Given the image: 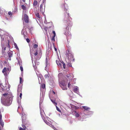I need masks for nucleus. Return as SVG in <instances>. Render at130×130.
<instances>
[{
    "instance_id": "4c0bfd02",
    "label": "nucleus",
    "mask_w": 130,
    "mask_h": 130,
    "mask_svg": "<svg viewBox=\"0 0 130 130\" xmlns=\"http://www.w3.org/2000/svg\"><path fill=\"white\" fill-rule=\"evenodd\" d=\"M26 41L28 43H29L30 42V40L28 38H27L26 39Z\"/></svg>"
},
{
    "instance_id": "c9c22d12",
    "label": "nucleus",
    "mask_w": 130,
    "mask_h": 130,
    "mask_svg": "<svg viewBox=\"0 0 130 130\" xmlns=\"http://www.w3.org/2000/svg\"><path fill=\"white\" fill-rule=\"evenodd\" d=\"M19 130H26V129L24 128H22L21 127H20L19 128Z\"/></svg>"
},
{
    "instance_id": "ea45409f",
    "label": "nucleus",
    "mask_w": 130,
    "mask_h": 130,
    "mask_svg": "<svg viewBox=\"0 0 130 130\" xmlns=\"http://www.w3.org/2000/svg\"><path fill=\"white\" fill-rule=\"evenodd\" d=\"M2 87L3 88H4L5 89H6H6L7 88H6V87L5 86V87H4L3 85V84H2Z\"/></svg>"
},
{
    "instance_id": "2eb2a0df",
    "label": "nucleus",
    "mask_w": 130,
    "mask_h": 130,
    "mask_svg": "<svg viewBox=\"0 0 130 130\" xmlns=\"http://www.w3.org/2000/svg\"><path fill=\"white\" fill-rule=\"evenodd\" d=\"M61 61L56 60V63L57 65L60 67L61 66Z\"/></svg>"
},
{
    "instance_id": "5701e85b",
    "label": "nucleus",
    "mask_w": 130,
    "mask_h": 130,
    "mask_svg": "<svg viewBox=\"0 0 130 130\" xmlns=\"http://www.w3.org/2000/svg\"><path fill=\"white\" fill-rule=\"evenodd\" d=\"M2 83H1V81L0 80V87L2 88V91H6V89L4 88H3L2 86Z\"/></svg>"
},
{
    "instance_id": "49530a36",
    "label": "nucleus",
    "mask_w": 130,
    "mask_h": 130,
    "mask_svg": "<svg viewBox=\"0 0 130 130\" xmlns=\"http://www.w3.org/2000/svg\"><path fill=\"white\" fill-rule=\"evenodd\" d=\"M44 23H45L46 24L47 23V21L46 20H45L44 21Z\"/></svg>"
},
{
    "instance_id": "f3484780",
    "label": "nucleus",
    "mask_w": 130,
    "mask_h": 130,
    "mask_svg": "<svg viewBox=\"0 0 130 130\" xmlns=\"http://www.w3.org/2000/svg\"><path fill=\"white\" fill-rule=\"evenodd\" d=\"M78 87H74L73 89V91L74 92H76L78 91Z\"/></svg>"
},
{
    "instance_id": "393cba45",
    "label": "nucleus",
    "mask_w": 130,
    "mask_h": 130,
    "mask_svg": "<svg viewBox=\"0 0 130 130\" xmlns=\"http://www.w3.org/2000/svg\"><path fill=\"white\" fill-rule=\"evenodd\" d=\"M21 7L22 9L24 10H25L26 9V7L24 5H22L21 6Z\"/></svg>"
},
{
    "instance_id": "9d476101",
    "label": "nucleus",
    "mask_w": 130,
    "mask_h": 130,
    "mask_svg": "<svg viewBox=\"0 0 130 130\" xmlns=\"http://www.w3.org/2000/svg\"><path fill=\"white\" fill-rule=\"evenodd\" d=\"M53 27H46L44 28V29L45 30V32H47V29L48 30V32H51V30H50V29H52Z\"/></svg>"
},
{
    "instance_id": "1a4fd4ad",
    "label": "nucleus",
    "mask_w": 130,
    "mask_h": 130,
    "mask_svg": "<svg viewBox=\"0 0 130 130\" xmlns=\"http://www.w3.org/2000/svg\"><path fill=\"white\" fill-rule=\"evenodd\" d=\"M67 85V82H65L64 80L61 81L60 82L59 85L60 86H64Z\"/></svg>"
},
{
    "instance_id": "603ef678",
    "label": "nucleus",
    "mask_w": 130,
    "mask_h": 130,
    "mask_svg": "<svg viewBox=\"0 0 130 130\" xmlns=\"http://www.w3.org/2000/svg\"><path fill=\"white\" fill-rule=\"evenodd\" d=\"M24 36L25 38V37H26V36H25V35H24Z\"/></svg>"
},
{
    "instance_id": "c756f323",
    "label": "nucleus",
    "mask_w": 130,
    "mask_h": 130,
    "mask_svg": "<svg viewBox=\"0 0 130 130\" xmlns=\"http://www.w3.org/2000/svg\"><path fill=\"white\" fill-rule=\"evenodd\" d=\"M44 77L45 78H49V76L48 75V74H46L44 75Z\"/></svg>"
},
{
    "instance_id": "a19ab883",
    "label": "nucleus",
    "mask_w": 130,
    "mask_h": 130,
    "mask_svg": "<svg viewBox=\"0 0 130 130\" xmlns=\"http://www.w3.org/2000/svg\"><path fill=\"white\" fill-rule=\"evenodd\" d=\"M8 14L10 15H12V13L11 12H9L8 13Z\"/></svg>"
},
{
    "instance_id": "58836bf2",
    "label": "nucleus",
    "mask_w": 130,
    "mask_h": 130,
    "mask_svg": "<svg viewBox=\"0 0 130 130\" xmlns=\"http://www.w3.org/2000/svg\"><path fill=\"white\" fill-rule=\"evenodd\" d=\"M20 69L21 70V71H23V68L22 66H20Z\"/></svg>"
},
{
    "instance_id": "f257e3e1",
    "label": "nucleus",
    "mask_w": 130,
    "mask_h": 130,
    "mask_svg": "<svg viewBox=\"0 0 130 130\" xmlns=\"http://www.w3.org/2000/svg\"><path fill=\"white\" fill-rule=\"evenodd\" d=\"M64 20L67 22V27L66 28L65 31L66 32H68L70 31V27L72 26L73 23L71 21V18L69 16V13H67L65 14V17L64 19Z\"/></svg>"
},
{
    "instance_id": "412c9836",
    "label": "nucleus",
    "mask_w": 130,
    "mask_h": 130,
    "mask_svg": "<svg viewBox=\"0 0 130 130\" xmlns=\"http://www.w3.org/2000/svg\"><path fill=\"white\" fill-rule=\"evenodd\" d=\"M8 56L9 57L12 56V52H9L8 53Z\"/></svg>"
},
{
    "instance_id": "7ed1b4c3",
    "label": "nucleus",
    "mask_w": 130,
    "mask_h": 130,
    "mask_svg": "<svg viewBox=\"0 0 130 130\" xmlns=\"http://www.w3.org/2000/svg\"><path fill=\"white\" fill-rule=\"evenodd\" d=\"M12 98L11 96H8L5 100L2 102V104L5 106H9L12 102Z\"/></svg>"
},
{
    "instance_id": "cd10ccee",
    "label": "nucleus",
    "mask_w": 130,
    "mask_h": 130,
    "mask_svg": "<svg viewBox=\"0 0 130 130\" xmlns=\"http://www.w3.org/2000/svg\"><path fill=\"white\" fill-rule=\"evenodd\" d=\"M38 46V44H35L34 45L33 47L34 48H37Z\"/></svg>"
},
{
    "instance_id": "473e14b6",
    "label": "nucleus",
    "mask_w": 130,
    "mask_h": 130,
    "mask_svg": "<svg viewBox=\"0 0 130 130\" xmlns=\"http://www.w3.org/2000/svg\"><path fill=\"white\" fill-rule=\"evenodd\" d=\"M20 83L21 84H22L23 83V80L22 78L21 77L20 78Z\"/></svg>"
},
{
    "instance_id": "bb28decb",
    "label": "nucleus",
    "mask_w": 130,
    "mask_h": 130,
    "mask_svg": "<svg viewBox=\"0 0 130 130\" xmlns=\"http://www.w3.org/2000/svg\"><path fill=\"white\" fill-rule=\"evenodd\" d=\"M61 65H62V64L63 68L64 69H66V66L65 65L64 63L63 62H61Z\"/></svg>"
},
{
    "instance_id": "79ce46f5",
    "label": "nucleus",
    "mask_w": 130,
    "mask_h": 130,
    "mask_svg": "<svg viewBox=\"0 0 130 130\" xmlns=\"http://www.w3.org/2000/svg\"><path fill=\"white\" fill-rule=\"evenodd\" d=\"M2 120V115L0 114V121Z\"/></svg>"
},
{
    "instance_id": "423d86ee",
    "label": "nucleus",
    "mask_w": 130,
    "mask_h": 130,
    "mask_svg": "<svg viewBox=\"0 0 130 130\" xmlns=\"http://www.w3.org/2000/svg\"><path fill=\"white\" fill-rule=\"evenodd\" d=\"M22 124L26 125L28 123V121L26 120V117L25 116L22 117Z\"/></svg>"
},
{
    "instance_id": "5fc2aeb1",
    "label": "nucleus",
    "mask_w": 130,
    "mask_h": 130,
    "mask_svg": "<svg viewBox=\"0 0 130 130\" xmlns=\"http://www.w3.org/2000/svg\"><path fill=\"white\" fill-rule=\"evenodd\" d=\"M0 130H1V127H0Z\"/></svg>"
},
{
    "instance_id": "bf43d9fd",
    "label": "nucleus",
    "mask_w": 130,
    "mask_h": 130,
    "mask_svg": "<svg viewBox=\"0 0 130 130\" xmlns=\"http://www.w3.org/2000/svg\"><path fill=\"white\" fill-rule=\"evenodd\" d=\"M35 64H36V62L35 63Z\"/></svg>"
},
{
    "instance_id": "4d7b16f0",
    "label": "nucleus",
    "mask_w": 130,
    "mask_h": 130,
    "mask_svg": "<svg viewBox=\"0 0 130 130\" xmlns=\"http://www.w3.org/2000/svg\"><path fill=\"white\" fill-rule=\"evenodd\" d=\"M51 24L52 25V23H51Z\"/></svg>"
},
{
    "instance_id": "a878e982",
    "label": "nucleus",
    "mask_w": 130,
    "mask_h": 130,
    "mask_svg": "<svg viewBox=\"0 0 130 130\" xmlns=\"http://www.w3.org/2000/svg\"><path fill=\"white\" fill-rule=\"evenodd\" d=\"M35 14H36V17H37L38 18H40V15H39V13H36Z\"/></svg>"
},
{
    "instance_id": "2f4dec72",
    "label": "nucleus",
    "mask_w": 130,
    "mask_h": 130,
    "mask_svg": "<svg viewBox=\"0 0 130 130\" xmlns=\"http://www.w3.org/2000/svg\"><path fill=\"white\" fill-rule=\"evenodd\" d=\"M68 87L69 88H71V84L70 83V82H69L68 84Z\"/></svg>"
},
{
    "instance_id": "9b49d317",
    "label": "nucleus",
    "mask_w": 130,
    "mask_h": 130,
    "mask_svg": "<svg viewBox=\"0 0 130 130\" xmlns=\"http://www.w3.org/2000/svg\"><path fill=\"white\" fill-rule=\"evenodd\" d=\"M7 70L8 71H9V68H4L2 72L4 74H5V73L6 74V72L7 71Z\"/></svg>"
},
{
    "instance_id": "6ab92c4d",
    "label": "nucleus",
    "mask_w": 130,
    "mask_h": 130,
    "mask_svg": "<svg viewBox=\"0 0 130 130\" xmlns=\"http://www.w3.org/2000/svg\"><path fill=\"white\" fill-rule=\"evenodd\" d=\"M38 4V2L37 1L35 0L34 1L33 4V5L34 6H36Z\"/></svg>"
},
{
    "instance_id": "72a5a7b5",
    "label": "nucleus",
    "mask_w": 130,
    "mask_h": 130,
    "mask_svg": "<svg viewBox=\"0 0 130 130\" xmlns=\"http://www.w3.org/2000/svg\"><path fill=\"white\" fill-rule=\"evenodd\" d=\"M56 107V109L58 111L60 112H61V111L59 109V108H58V107H57V106H55Z\"/></svg>"
},
{
    "instance_id": "aec40b11",
    "label": "nucleus",
    "mask_w": 130,
    "mask_h": 130,
    "mask_svg": "<svg viewBox=\"0 0 130 130\" xmlns=\"http://www.w3.org/2000/svg\"><path fill=\"white\" fill-rule=\"evenodd\" d=\"M0 124L2 127H3L4 125V122L2 120L0 121Z\"/></svg>"
},
{
    "instance_id": "6e6552de",
    "label": "nucleus",
    "mask_w": 130,
    "mask_h": 130,
    "mask_svg": "<svg viewBox=\"0 0 130 130\" xmlns=\"http://www.w3.org/2000/svg\"><path fill=\"white\" fill-rule=\"evenodd\" d=\"M23 19L25 22L26 23H28V17L27 15L25 14L23 17Z\"/></svg>"
},
{
    "instance_id": "a211bd4d",
    "label": "nucleus",
    "mask_w": 130,
    "mask_h": 130,
    "mask_svg": "<svg viewBox=\"0 0 130 130\" xmlns=\"http://www.w3.org/2000/svg\"><path fill=\"white\" fill-rule=\"evenodd\" d=\"M19 89H18V94H20V99H21L22 98V93H20L19 92Z\"/></svg>"
},
{
    "instance_id": "7c9ffc66",
    "label": "nucleus",
    "mask_w": 130,
    "mask_h": 130,
    "mask_svg": "<svg viewBox=\"0 0 130 130\" xmlns=\"http://www.w3.org/2000/svg\"><path fill=\"white\" fill-rule=\"evenodd\" d=\"M14 45L15 47L18 50L19 49V48H18V46L16 43H14Z\"/></svg>"
},
{
    "instance_id": "4468645a",
    "label": "nucleus",
    "mask_w": 130,
    "mask_h": 130,
    "mask_svg": "<svg viewBox=\"0 0 130 130\" xmlns=\"http://www.w3.org/2000/svg\"><path fill=\"white\" fill-rule=\"evenodd\" d=\"M51 101L53 103L55 106H56L57 103V102H56V100H52L51 99Z\"/></svg>"
},
{
    "instance_id": "de8ad7c7",
    "label": "nucleus",
    "mask_w": 130,
    "mask_h": 130,
    "mask_svg": "<svg viewBox=\"0 0 130 130\" xmlns=\"http://www.w3.org/2000/svg\"><path fill=\"white\" fill-rule=\"evenodd\" d=\"M52 92H53V93L54 94H55V92L54 91H53Z\"/></svg>"
},
{
    "instance_id": "09e8293b",
    "label": "nucleus",
    "mask_w": 130,
    "mask_h": 130,
    "mask_svg": "<svg viewBox=\"0 0 130 130\" xmlns=\"http://www.w3.org/2000/svg\"><path fill=\"white\" fill-rule=\"evenodd\" d=\"M9 60H11V57H9Z\"/></svg>"
},
{
    "instance_id": "a18cd8bd",
    "label": "nucleus",
    "mask_w": 130,
    "mask_h": 130,
    "mask_svg": "<svg viewBox=\"0 0 130 130\" xmlns=\"http://www.w3.org/2000/svg\"><path fill=\"white\" fill-rule=\"evenodd\" d=\"M53 46H54V49H55V51H57V48L55 47V46H54L53 45Z\"/></svg>"
},
{
    "instance_id": "20e7f679",
    "label": "nucleus",
    "mask_w": 130,
    "mask_h": 130,
    "mask_svg": "<svg viewBox=\"0 0 130 130\" xmlns=\"http://www.w3.org/2000/svg\"><path fill=\"white\" fill-rule=\"evenodd\" d=\"M56 33H50V37L51 40L52 41L53 45L54 46V42H55V38L56 36Z\"/></svg>"
},
{
    "instance_id": "37998d69",
    "label": "nucleus",
    "mask_w": 130,
    "mask_h": 130,
    "mask_svg": "<svg viewBox=\"0 0 130 130\" xmlns=\"http://www.w3.org/2000/svg\"><path fill=\"white\" fill-rule=\"evenodd\" d=\"M8 94H7V93H5V94H3V95L4 96H6V95H7Z\"/></svg>"
},
{
    "instance_id": "3c124183",
    "label": "nucleus",
    "mask_w": 130,
    "mask_h": 130,
    "mask_svg": "<svg viewBox=\"0 0 130 130\" xmlns=\"http://www.w3.org/2000/svg\"><path fill=\"white\" fill-rule=\"evenodd\" d=\"M22 1L23 2H25V0H22Z\"/></svg>"
},
{
    "instance_id": "b1692460",
    "label": "nucleus",
    "mask_w": 130,
    "mask_h": 130,
    "mask_svg": "<svg viewBox=\"0 0 130 130\" xmlns=\"http://www.w3.org/2000/svg\"><path fill=\"white\" fill-rule=\"evenodd\" d=\"M41 87L43 89H44L45 88V85L44 84H42L41 85Z\"/></svg>"
},
{
    "instance_id": "8fccbe9b",
    "label": "nucleus",
    "mask_w": 130,
    "mask_h": 130,
    "mask_svg": "<svg viewBox=\"0 0 130 130\" xmlns=\"http://www.w3.org/2000/svg\"><path fill=\"white\" fill-rule=\"evenodd\" d=\"M52 32H53V33L55 32V31H54V30H53L52 31Z\"/></svg>"
},
{
    "instance_id": "6e6d98bb",
    "label": "nucleus",
    "mask_w": 130,
    "mask_h": 130,
    "mask_svg": "<svg viewBox=\"0 0 130 130\" xmlns=\"http://www.w3.org/2000/svg\"><path fill=\"white\" fill-rule=\"evenodd\" d=\"M1 38H2V37H3V36H1Z\"/></svg>"
},
{
    "instance_id": "f704fd0d",
    "label": "nucleus",
    "mask_w": 130,
    "mask_h": 130,
    "mask_svg": "<svg viewBox=\"0 0 130 130\" xmlns=\"http://www.w3.org/2000/svg\"><path fill=\"white\" fill-rule=\"evenodd\" d=\"M25 124H22V126L23 128H24L25 129H26V126H25Z\"/></svg>"
},
{
    "instance_id": "864d4df0",
    "label": "nucleus",
    "mask_w": 130,
    "mask_h": 130,
    "mask_svg": "<svg viewBox=\"0 0 130 130\" xmlns=\"http://www.w3.org/2000/svg\"><path fill=\"white\" fill-rule=\"evenodd\" d=\"M70 66H71V64H70V65H69Z\"/></svg>"
},
{
    "instance_id": "f8f14e48",
    "label": "nucleus",
    "mask_w": 130,
    "mask_h": 130,
    "mask_svg": "<svg viewBox=\"0 0 130 130\" xmlns=\"http://www.w3.org/2000/svg\"><path fill=\"white\" fill-rule=\"evenodd\" d=\"M68 8V6L66 4H65L64 5V9L65 11H67Z\"/></svg>"
},
{
    "instance_id": "ddd939ff",
    "label": "nucleus",
    "mask_w": 130,
    "mask_h": 130,
    "mask_svg": "<svg viewBox=\"0 0 130 130\" xmlns=\"http://www.w3.org/2000/svg\"><path fill=\"white\" fill-rule=\"evenodd\" d=\"M82 107L86 110H88L90 109V108L86 106H83Z\"/></svg>"
},
{
    "instance_id": "c85d7f7f",
    "label": "nucleus",
    "mask_w": 130,
    "mask_h": 130,
    "mask_svg": "<svg viewBox=\"0 0 130 130\" xmlns=\"http://www.w3.org/2000/svg\"><path fill=\"white\" fill-rule=\"evenodd\" d=\"M2 47H3V48H2V52L3 53H4L5 52V51L6 50V47H4V48H3Z\"/></svg>"
},
{
    "instance_id": "0eeeda50",
    "label": "nucleus",
    "mask_w": 130,
    "mask_h": 130,
    "mask_svg": "<svg viewBox=\"0 0 130 130\" xmlns=\"http://www.w3.org/2000/svg\"><path fill=\"white\" fill-rule=\"evenodd\" d=\"M44 1L43 0L42 1V4L40 6V10L41 12L42 13H43L44 12V10H43V6L44 5H45V3H44Z\"/></svg>"
},
{
    "instance_id": "e433bc0d",
    "label": "nucleus",
    "mask_w": 130,
    "mask_h": 130,
    "mask_svg": "<svg viewBox=\"0 0 130 130\" xmlns=\"http://www.w3.org/2000/svg\"><path fill=\"white\" fill-rule=\"evenodd\" d=\"M75 115L76 117H78L79 116V115L78 113H76Z\"/></svg>"
},
{
    "instance_id": "13d9d810",
    "label": "nucleus",
    "mask_w": 130,
    "mask_h": 130,
    "mask_svg": "<svg viewBox=\"0 0 130 130\" xmlns=\"http://www.w3.org/2000/svg\"><path fill=\"white\" fill-rule=\"evenodd\" d=\"M21 109H22V110H23V108H22V107L21 108Z\"/></svg>"
},
{
    "instance_id": "f03ea898",
    "label": "nucleus",
    "mask_w": 130,
    "mask_h": 130,
    "mask_svg": "<svg viewBox=\"0 0 130 130\" xmlns=\"http://www.w3.org/2000/svg\"><path fill=\"white\" fill-rule=\"evenodd\" d=\"M66 55L67 57L70 61H71L72 60H74V59L73 55L70 49H68L66 50Z\"/></svg>"
},
{
    "instance_id": "052dcab7",
    "label": "nucleus",
    "mask_w": 130,
    "mask_h": 130,
    "mask_svg": "<svg viewBox=\"0 0 130 130\" xmlns=\"http://www.w3.org/2000/svg\"><path fill=\"white\" fill-rule=\"evenodd\" d=\"M0 35H1H1L0 34Z\"/></svg>"
},
{
    "instance_id": "39448f33",
    "label": "nucleus",
    "mask_w": 130,
    "mask_h": 130,
    "mask_svg": "<svg viewBox=\"0 0 130 130\" xmlns=\"http://www.w3.org/2000/svg\"><path fill=\"white\" fill-rule=\"evenodd\" d=\"M42 54L41 51H40V53L38 54V51L36 50V52L34 54L35 57L37 60L39 59L41 57Z\"/></svg>"
},
{
    "instance_id": "dca6fc26",
    "label": "nucleus",
    "mask_w": 130,
    "mask_h": 130,
    "mask_svg": "<svg viewBox=\"0 0 130 130\" xmlns=\"http://www.w3.org/2000/svg\"><path fill=\"white\" fill-rule=\"evenodd\" d=\"M63 90H67V85L62 86H60Z\"/></svg>"
},
{
    "instance_id": "4be33fe9",
    "label": "nucleus",
    "mask_w": 130,
    "mask_h": 130,
    "mask_svg": "<svg viewBox=\"0 0 130 130\" xmlns=\"http://www.w3.org/2000/svg\"><path fill=\"white\" fill-rule=\"evenodd\" d=\"M71 76L70 74H68L67 75V77L68 78L70 79V80L71 79Z\"/></svg>"
},
{
    "instance_id": "c03bdc74",
    "label": "nucleus",
    "mask_w": 130,
    "mask_h": 130,
    "mask_svg": "<svg viewBox=\"0 0 130 130\" xmlns=\"http://www.w3.org/2000/svg\"><path fill=\"white\" fill-rule=\"evenodd\" d=\"M9 40H8V47L9 48L10 47V46L9 45Z\"/></svg>"
}]
</instances>
